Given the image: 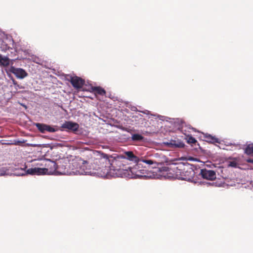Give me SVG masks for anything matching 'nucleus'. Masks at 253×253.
<instances>
[{
  "label": "nucleus",
  "mask_w": 253,
  "mask_h": 253,
  "mask_svg": "<svg viewBox=\"0 0 253 253\" xmlns=\"http://www.w3.org/2000/svg\"><path fill=\"white\" fill-rule=\"evenodd\" d=\"M45 170L43 168L35 167L29 169L25 172L29 174L40 175L47 174Z\"/></svg>",
  "instance_id": "nucleus-7"
},
{
  "label": "nucleus",
  "mask_w": 253,
  "mask_h": 253,
  "mask_svg": "<svg viewBox=\"0 0 253 253\" xmlns=\"http://www.w3.org/2000/svg\"><path fill=\"white\" fill-rule=\"evenodd\" d=\"M45 124L37 123L36 124V127L39 130V131L42 133H44L46 130Z\"/></svg>",
  "instance_id": "nucleus-20"
},
{
  "label": "nucleus",
  "mask_w": 253,
  "mask_h": 253,
  "mask_svg": "<svg viewBox=\"0 0 253 253\" xmlns=\"http://www.w3.org/2000/svg\"><path fill=\"white\" fill-rule=\"evenodd\" d=\"M9 71L18 79H23L28 76L27 73L25 70L22 68H15L13 66H11Z\"/></svg>",
  "instance_id": "nucleus-6"
},
{
  "label": "nucleus",
  "mask_w": 253,
  "mask_h": 253,
  "mask_svg": "<svg viewBox=\"0 0 253 253\" xmlns=\"http://www.w3.org/2000/svg\"><path fill=\"white\" fill-rule=\"evenodd\" d=\"M108 163L110 165V169L114 171L126 169V157L123 155L114 154L108 156Z\"/></svg>",
  "instance_id": "nucleus-3"
},
{
  "label": "nucleus",
  "mask_w": 253,
  "mask_h": 253,
  "mask_svg": "<svg viewBox=\"0 0 253 253\" xmlns=\"http://www.w3.org/2000/svg\"><path fill=\"white\" fill-rule=\"evenodd\" d=\"M230 161L228 162V167L237 168L240 163V158H230Z\"/></svg>",
  "instance_id": "nucleus-13"
},
{
  "label": "nucleus",
  "mask_w": 253,
  "mask_h": 253,
  "mask_svg": "<svg viewBox=\"0 0 253 253\" xmlns=\"http://www.w3.org/2000/svg\"><path fill=\"white\" fill-rule=\"evenodd\" d=\"M91 89L94 92L95 94H99L100 95H104L106 94V91L100 86L92 87Z\"/></svg>",
  "instance_id": "nucleus-14"
},
{
  "label": "nucleus",
  "mask_w": 253,
  "mask_h": 253,
  "mask_svg": "<svg viewBox=\"0 0 253 253\" xmlns=\"http://www.w3.org/2000/svg\"><path fill=\"white\" fill-rule=\"evenodd\" d=\"M186 139L187 143L190 144L192 146H195L196 145H199V144L196 139L191 135H186Z\"/></svg>",
  "instance_id": "nucleus-15"
},
{
  "label": "nucleus",
  "mask_w": 253,
  "mask_h": 253,
  "mask_svg": "<svg viewBox=\"0 0 253 253\" xmlns=\"http://www.w3.org/2000/svg\"><path fill=\"white\" fill-rule=\"evenodd\" d=\"M143 138L144 137L142 135L137 133L133 134L131 137L132 140L135 141H141Z\"/></svg>",
  "instance_id": "nucleus-19"
},
{
  "label": "nucleus",
  "mask_w": 253,
  "mask_h": 253,
  "mask_svg": "<svg viewBox=\"0 0 253 253\" xmlns=\"http://www.w3.org/2000/svg\"><path fill=\"white\" fill-rule=\"evenodd\" d=\"M205 138L206 139V141L211 143H214L219 142V140L218 138L209 134H205Z\"/></svg>",
  "instance_id": "nucleus-16"
},
{
  "label": "nucleus",
  "mask_w": 253,
  "mask_h": 253,
  "mask_svg": "<svg viewBox=\"0 0 253 253\" xmlns=\"http://www.w3.org/2000/svg\"><path fill=\"white\" fill-rule=\"evenodd\" d=\"M78 163L76 161H73L70 163L69 160L63 159L59 160L57 164L56 173L60 174H91L92 172L90 170H84V166L82 165L78 167Z\"/></svg>",
  "instance_id": "nucleus-2"
},
{
  "label": "nucleus",
  "mask_w": 253,
  "mask_h": 253,
  "mask_svg": "<svg viewBox=\"0 0 253 253\" xmlns=\"http://www.w3.org/2000/svg\"><path fill=\"white\" fill-rule=\"evenodd\" d=\"M26 168H27V167L25 166L24 169H26Z\"/></svg>",
  "instance_id": "nucleus-25"
},
{
  "label": "nucleus",
  "mask_w": 253,
  "mask_h": 253,
  "mask_svg": "<svg viewBox=\"0 0 253 253\" xmlns=\"http://www.w3.org/2000/svg\"><path fill=\"white\" fill-rule=\"evenodd\" d=\"M46 166L43 168L47 174H51L56 172L57 164L53 161L49 159H45Z\"/></svg>",
  "instance_id": "nucleus-4"
},
{
  "label": "nucleus",
  "mask_w": 253,
  "mask_h": 253,
  "mask_svg": "<svg viewBox=\"0 0 253 253\" xmlns=\"http://www.w3.org/2000/svg\"><path fill=\"white\" fill-rule=\"evenodd\" d=\"M70 82L72 85L76 88H81L84 84V81L77 76L72 77Z\"/></svg>",
  "instance_id": "nucleus-9"
},
{
  "label": "nucleus",
  "mask_w": 253,
  "mask_h": 253,
  "mask_svg": "<svg viewBox=\"0 0 253 253\" xmlns=\"http://www.w3.org/2000/svg\"><path fill=\"white\" fill-rule=\"evenodd\" d=\"M63 127L68 128L73 131H76L79 128V125L77 123L71 122H66L63 125Z\"/></svg>",
  "instance_id": "nucleus-11"
},
{
  "label": "nucleus",
  "mask_w": 253,
  "mask_h": 253,
  "mask_svg": "<svg viewBox=\"0 0 253 253\" xmlns=\"http://www.w3.org/2000/svg\"><path fill=\"white\" fill-rule=\"evenodd\" d=\"M87 157L86 160H84L83 163V165L85 167L84 164L89 165V168H86L84 170H90L92 173L90 175L96 173V171H103L104 175H107L109 173V167L106 166H104V164H107L108 161V155L101 153L99 151H89L86 154Z\"/></svg>",
  "instance_id": "nucleus-1"
},
{
  "label": "nucleus",
  "mask_w": 253,
  "mask_h": 253,
  "mask_svg": "<svg viewBox=\"0 0 253 253\" xmlns=\"http://www.w3.org/2000/svg\"><path fill=\"white\" fill-rule=\"evenodd\" d=\"M246 162L248 163L253 164V159H248L246 160Z\"/></svg>",
  "instance_id": "nucleus-24"
},
{
  "label": "nucleus",
  "mask_w": 253,
  "mask_h": 253,
  "mask_svg": "<svg viewBox=\"0 0 253 253\" xmlns=\"http://www.w3.org/2000/svg\"><path fill=\"white\" fill-rule=\"evenodd\" d=\"M245 153L253 156V143L248 145L245 149Z\"/></svg>",
  "instance_id": "nucleus-17"
},
{
  "label": "nucleus",
  "mask_w": 253,
  "mask_h": 253,
  "mask_svg": "<svg viewBox=\"0 0 253 253\" xmlns=\"http://www.w3.org/2000/svg\"><path fill=\"white\" fill-rule=\"evenodd\" d=\"M45 127H46V130L45 131H48V132H55L56 131L55 128H54L53 127L50 126L46 125Z\"/></svg>",
  "instance_id": "nucleus-22"
},
{
  "label": "nucleus",
  "mask_w": 253,
  "mask_h": 253,
  "mask_svg": "<svg viewBox=\"0 0 253 253\" xmlns=\"http://www.w3.org/2000/svg\"><path fill=\"white\" fill-rule=\"evenodd\" d=\"M124 154L126 158V161L127 160H129L130 161L134 162L135 163L139 162L138 158L134 155L132 151H126L124 152Z\"/></svg>",
  "instance_id": "nucleus-10"
},
{
  "label": "nucleus",
  "mask_w": 253,
  "mask_h": 253,
  "mask_svg": "<svg viewBox=\"0 0 253 253\" xmlns=\"http://www.w3.org/2000/svg\"><path fill=\"white\" fill-rule=\"evenodd\" d=\"M200 174L202 177L210 180H212L216 178V173L214 170H208L206 169H201Z\"/></svg>",
  "instance_id": "nucleus-5"
},
{
  "label": "nucleus",
  "mask_w": 253,
  "mask_h": 253,
  "mask_svg": "<svg viewBox=\"0 0 253 253\" xmlns=\"http://www.w3.org/2000/svg\"><path fill=\"white\" fill-rule=\"evenodd\" d=\"M183 173V176H184V177H183V179L190 180L194 175V171L192 169L189 168L186 170L184 169Z\"/></svg>",
  "instance_id": "nucleus-12"
},
{
  "label": "nucleus",
  "mask_w": 253,
  "mask_h": 253,
  "mask_svg": "<svg viewBox=\"0 0 253 253\" xmlns=\"http://www.w3.org/2000/svg\"><path fill=\"white\" fill-rule=\"evenodd\" d=\"M167 145L171 148H181L185 146V144L178 139L170 140L169 142L167 143Z\"/></svg>",
  "instance_id": "nucleus-8"
},
{
  "label": "nucleus",
  "mask_w": 253,
  "mask_h": 253,
  "mask_svg": "<svg viewBox=\"0 0 253 253\" xmlns=\"http://www.w3.org/2000/svg\"><path fill=\"white\" fill-rule=\"evenodd\" d=\"M0 64L3 66H7L9 64V60L6 57H2L0 54Z\"/></svg>",
  "instance_id": "nucleus-18"
},
{
  "label": "nucleus",
  "mask_w": 253,
  "mask_h": 253,
  "mask_svg": "<svg viewBox=\"0 0 253 253\" xmlns=\"http://www.w3.org/2000/svg\"><path fill=\"white\" fill-rule=\"evenodd\" d=\"M140 161H142V162H144L149 165H152L154 163V162L151 160H139V162Z\"/></svg>",
  "instance_id": "nucleus-23"
},
{
  "label": "nucleus",
  "mask_w": 253,
  "mask_h": 253,
  "mask_svg": "<svg viewBox=\"0 0 253 253\" xmlns=\"http://www.w3.org/2000/svg\"><path fill=\"white\" fill-rule=\"evenodd\" d=\"M35 166H36L37 167L44 168L45 166H46V163L45 162V159L44 160H41L39 161L35 164Z\"/></svg>",
  "instance_id": "nucleus-21"
}]
</instances>
